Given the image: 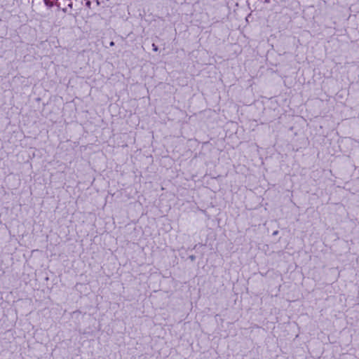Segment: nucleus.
<instances>
[{"instance_id":"obj_1","label":"nucleus","mask_w":359,"mask_h":359,"mask_svg":"<svg viewBox=\"0 0 359 359\" xmlns=\"http://www.w3.org/2000/svg\"><path fill=\"white\" fill-rule=\"evenodd\" d=\"M110 45L113 46L114 45V42H111Z\"/></svg>"}]
</instances>
